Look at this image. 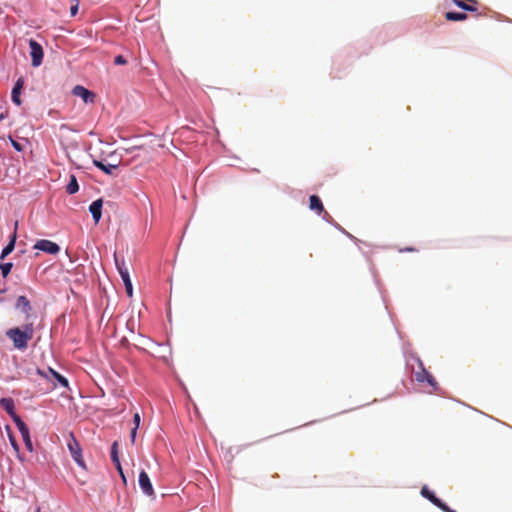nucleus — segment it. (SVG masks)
<instances>
[{"label": "nucleus", "mask_w": 512, "mask_h": 512, "mask_svg": "<svg viewBox=\"0 0 512 512\" xmlns=\"http://www.w3.org/2000/svg\"><path fill=\"white\" fill-rule=\"evenodd\" d=\"M5 335L9 338L15 349L25 351L28 342L34 336V328L32 323H27L23 327H13L6 331Z\"/></svg>", "instance_id": "1"}, {"label": "nucleus", "mask_w": 512, "mask_h": 512, "mask_svg": "<svg viewBox=\"0 0 512 512\" xmlns=\"http://www.w3.org/2000/svg\"><path fill=\"white\" fill-rule=\"evenodd\" d=\"M29 46H30V55L32 59V65L34 67H38L42 64L43 61V49L42 46L35 41L34 39L29 40Z\"/></svg>", "instance_id": "2"}, {"label": "nucleus", "mask_w": 512, "mask_h": 512, "mask_svg": "<svg viewBox=\"0 0 512 512\" xmlns=\"http://www.w3.org/2000/svg\"><path fill=\"white\" fill-rule=\"evenodd\" d=\"M34 249L46 252L51 255H55L59 253L60 246L57 243L52 242L50 240L41 239L35 243Z\"/></svg>", "instance_id": "3"}, {"label": "nucleus", "mask_w": 512, "mask_h": 512, "mask_svg": "<svg viewBox=\"0 0 512 512\" xmlns=\"http://www.w3.org/2000/svg\"><path fill=\"white\" fill-rule=\"evenodd\" d=\"M37 373L40 376L47 378V379H50V376H51L52 379L54 381H56L60 386L68 388V385H69L68 380L64 376H62L60 373H58L57 371H55L54 369H52L50 367L47 369V371L38 369Z\"/></svg>", "instance_id": "4"}, {"label": "nucleus", "mask_w": 512, "mask_h": 512, "mask_svg": "<svg viewBox=\"0 0 512 512\" xmlns=\"http://www.w3.org/2000/svg\"><path fill=\"white\" fill-rule=\"evenodd\" d=\"M138 483H139L141 490L143 491V493L145 495H147V496L154 495V489H153L152 483L150 481L148 474L144 470H142L139 473Z\"/></svg>", "instance_id": "5"}, {"label": "nucleus", "mask_w": 512, "mask_h": 512, "mask_svg": "<svg viewBox=\"0 0 512 512\" xmlns=\"http://www.w3.org/2000/svg\"><path fill=\"white\" fill-rule=\"evenodd\" d=\"M68 449L74 461L81 467H85L79 443L73 438L68 443Z\"/></svg>", "instance_id": "6"}, {"label": "nucleus", "mask_w": 512, "mask_h": 512, "mask_svg": "<svg viewBox=\"0 0 512 512\" xmlns=\"http://www.w3.org/2000/svg\"><path fill=\"white\" fill-rule=\"evenodd\" d=\"M73 95L81 98L86 104L93 103L95 94L81 85H76L72 90Z\"/></svg>", "instance_id": "7"}, {"label": "nucleus", "mask_w": 512, "mask_h": 512, "mask_svg": "<svg viewBox=\"0 0 512 512\" xmlns=\"http://www.w3.org/2000/svg\"><path fill=\"white\" fill-rule=\"evenodd\" d=\"M114 260H115L116 268H117L123 282L130 280L129 271H128V268L126 267L124 259L123 258L120 259L117 256V254L115 253Z\"/></svg>", "instance_id": "8"}, {"label": "nucleus", "mask_w": 512, "mask_h": 512, "mask_svg": "<svg viewBox=\"0 0 512 512\" xmlns=\"http://www.w3.org/2000/svg\"><path fill=\"white\" fill-rule=\"evenodd\" d=\"M102 206H103L102 199H97V200L93 201L89 206V211L91 212L95 223H98L101 219Z\"/></svg>", "instance_id": "9"}, {"label": "nucleus", "mask_w": 512, "mask_h": 512, "mask_svg": "<svg viewBox=\"0 0 512 512\" xmlns=\"http://www.w3.org/2000/svg\"><path fill=\"white\" fill-rule=\"evenodd\" d=\"M23 86H24V81H23V79L19 78L16 81V83L12 89V92H11V99H12L13 103L16 104L17 106L21 105L20 95H21Z\"/></svg>", "instance_id": "10"}, {"label": "nucleus", "mask_w": 512, "mask_h": 512, "mask_svg": "<svg viewBox=\"0 0 512 512\" xmlns=\"http://www.w3.org/2000/svg\"><path fill=\"white\" fill-rule=\"evenodd\" d=\"M0 406L7 412V414L14 419V417H18L15 412V404L12 398H1Z\"/></svg>", "instance_id": "11"}, {"label": "nucleus", "mask_w": 512, "mask_h": 512, "mask_svg": "<svg viewBox=\"0 0 512 512\" xmlns=\"http://www.w3.org/2000/svg\"><path fill=\"white\" fill-rule=\"evenodd\" d=\"M16 238H17V235H16V232H14L10 237L9 243L3 248L2 252H1V255H0L1 260H4L14 250Z\"/></svg>", "instance_id": "12"}, {"label": "nucleus", "mask_w": 512, "mask_h": 512, "mask_svg": "<svg viewBox=\"0 0 512 512\" xmlns=\"http://www.w3.org/2000/svg\"><path fill=\"white\" fill-rule=\"evenodd\" d=\"M416 379L420 382L427 381L434 389H436L437 383L434 377L425 369H422V372L416 374Z\"/></svg>", "instance_id": "13"}, {"label": "nucleus", "mask_w": 512, "mask_h": 512, "mask_svg": "<svg viewBox=\"0 0 512 512\" xmlns=\"http://www.w3.org/2000/svg\"><path fill=\"white\" fill-rule=\"evenodd\" d=\"M16 308L27 314L31 310L30 301L25 296H19L16 301Z\"/></svg>", "instance_id": "14"}, {"label": "nucleus", "mask_w": 512, "mask_h": 512, "mask_svg": "<svg viewBox=\"0 0 512 512\" xmlns=\"http://www.w3.org/2000/svg\"><path fill=\"white\" fill-rule=\"evenodd\" d=\"M93 163L98 169H100L101 171H103L104 173H106L108 175H112L114 170L117 169V165H113V164L106 165L102 161H99V160H94Z\"/></svg>", "instance_id": "15"}, {"label": "nucleus", "mask_w": 512, "mask_h": 512, "mask_svg": "<svg viewBox=\"0 0 512 512\" xmlns=\"http://www.w3.org/2000/svg\"><path fill=\"white\" fill-rule=\"evenodd\" d=\"M310 208L317 211L319 214L324 211L322 201L318 196H310Z\"/></svg>", "instance_id": "16"}, {"label": "nucleus", "mask_w": 512, "mask_h": 512, "mask_svg": "<svg viewBox=\"0 0 512 512\" xmlns=\"http://www.w3.org/2000/svg\"><path fill=\"white\" fill-rule=\"evenodd\" d=\"M13 422L16 424L21 436L30 434L28 426L22 421V419L18 417H14Z\"/></svg>", "instance_id": "17"}, {"label": "nucleus", "mask_w": 512, "mask_h": 512, "mask_svg": "<svg viewBox=\"0 0 512 512\" xmlns=\"http://www.w3.org/2000/svg\"><path fill=\"white\" fill-rule=\"evenodd\" d=\"M79 190V184L77 182V179L74 175H71L70 181L66 186V191L68 194H75Z\"/></svg>", "instance_id": "18"}, {"label": "nucleus", "mask_w": 512, "mask_h": 512, "mask_svg": "<svg viewBox=\"0 0 512 512\" xmlns=\"http://www.w3.org/2000/svg\"><path fill=\"white\" fill-rule=\"evenodd\" d=\"M467 18V15L463 12H447L446 19L449 21H463Z\"/></svg>", "instance_id": "19"}, {"label": "nucleus", "mask_w": 512, "mask_h": 512, "mask_svg": "<svg viewBox=\"0 0 512 512\" xmlns=\"http://www.w3.org/2000/svg\"><path fill=\"white\" fill-rule=\"evenodd\" d=\"M111 460L113 464L120 463L119 456H118V443L114 442L111 447Z\"/></svg>", "instance_id": "20"}, {"label": "nucleus", "mask_w": 512, "mask_h": 512, "mask_svg": "<svg viewBox=\"0 0 512 512\" xmlns=\"http://www.w3.org/2000/svg\"><path fill=\"white\" fill-rule=\"evenodd\" d=\"M12 268H13V264L10 262L0 264L2 276L4 278H6L9 275V273L11 272Z\"/></svg>", "instance_id": "21"}, {"label": "nucleus", "mask_w": 512, "mask_h": 512, "mask_svg": "<svg viewBox=\"0 0 512 512\" xmlns=\"http://www.w3.org/2000/svg\"><path fill=\"white\" fill-rule=\"evenodd\" d=\"M435 500H432V503L442 509L445 512H455L454 510L450 509L445 503H443L439 498H434Z\"/></svg>", "instance_id": "22"}, {"label": "nucleus", "mask_w": 512, "mask_h": 512, "mask_svg": "<svg viewBox=\"0 0 512 512\" xmlns=\"http://www.w3.org/2000/svg\"><path fill=\"white\" fill-rule=\"evenodd\" d=\"M22 439H23V442H24V444H25L26 449H27L29 452H32V451H33V443H32V440H31L30 434H28V435H24V437H22Z\"/></svg>", "instance_id": "23"}, {"label": "nucleus", "mask_w": 512, "mask_h": 512, "mask_svg": "<svg viewBox=\"0 0 512 512\" xmlns=\"http://www.w3.org/2000/svg\"><path fill=\"white\" fill-rule=\"evenodd\" d=\"M421 494H422L425 498L429 499L431 502H432V500H435L434 498H437V497L434 495V493H433V492H431V491H430L426 486H424V487L422 488V490H421Z\"/></svg>", "instance_id": "24"}, {"label": "nucleus", "mask_w": 512, "mask_h": 512, "mask_svg": "<svg viewBox=\"0 0 512 512\" xmlns=\"http://www.w3.org/2000/svg\"><path fill=\"white\" fill-rule=\"evenodd\" d=\"M454 2H455V4H456L458 7L462 8L463 10H467V11H475V10H476V8H474V7H472V6H470V5L466 4V3H464V2H463V1H461V0H454Z\"/></svg>", "instance_id": "25"}, {"label": "nucleus", "mask_w": 512, "mask_h": 512, "mask_svg": "<svg viewBox=\"0 0 512 512\" xmlns=\"http://www.w3.org/2000/svg\"><path fill=\"white\" fill-rule=\"evenodd\" d=\"M9 139H10V142H11V144H12L13 148H14L16 151H18V152L23 151L24 147H23V145H22L20 142H18V141H16V140H14L11 136L9 137Z\"/></svg>", "instance_id": "26"}, {"label": "nucleus", "mask_w": 512, "mask_h": 512, "mask_svg": "<svg viewBox=\"0 0 512 512\" xmlns=\"http://www.w3.org/2000/svg\"><path fill=\"white\" fill-rule=\"evenodd\" d=\"M9 440H10V443H11L13 449L15 450V452L17 454H19V451H20L19 444L17 443L15 437L12 434H9Z\"/></svg>", "instance_id": "27"}, {"label": "nucleus", "mask_w": 512, "mask_h": 512, "mask_svg": "<svg viewBox=\"0 0 512 512\" xmlns=\"http://www.w3.org/2000/svg\"><path fill=\"white\" fill-rule=\"evenodd\" d=\"M116 65H124L127 63L126 59L122 55H117L114 59Z\"/></svg>", "instance_id": "28"}, {"label": "nucleus", "mask_w": 512, "mask_h": 512, "mask_svg": "<svg viewBox=\"0 0 512 512\" xmlns=\"http://www.w3.org/2000/svg\"><path fill=\"white\" fill-rule=\"evenodd\" d=\"M115 468L118 471V473H119L120 477L122 478L123 482L126 483V477H125V474L123 472L121 463L115 464Z\"/></svg>", "instance_id": "29"}, {"label": "nucleus", "mask_w": 512, "mask_h": 512, "mask_svg": "<svg viewBox=\"0 0 512 512\" xmlns=\"http://www.w3.org/2000/svg\"><path fill=\"white\" fill-rule=\"evenodd\" d=\"M124 285H125V289H126L127 294L129 296H132L133 287H132L131 280L125 281Z\"/></svg>", "instance_id": "30"}, {"label": "nucleus", "mask_w": 512, "mask_h": 512, "mask_svg": "<svg viewBox=\"0 0 512 512\" xmlns=\"http://www.w3.org/2000/svg\"><path fill=\"white\" fill-rule=\"evenodd\" d=\"M78 7H79V3H74V4L71 5V7H70V14H71L72 17L77 15Z\"/></svg>", "instance_id": "31"}, {"label": "nucleus", "mask_w": 512, "mask_h": 512, "mask_svg": "<svg viewBox=\"0 0 512 512\" xmlns=\"http://www.w3.org/2000/svg\"><path fill=\"white\" fill-rule=\"evenodd\" d=\"M140 421H141V418H140L139 413H135V414H134V417H133V423H134V427H135V428H138V427H139V425H140Z\"/></svg>", "instance_id": "32"}, {"label": "nucleus", "mask_w": 512, "mask_h": 512, "mask_svg": "<svg viewBox=\"0 0 512 512\" xmlns=\"http://www.w3.org/2000/svg\"><path fill=\"white\" fill-rule=\"evenodd\" d=\"M8 115V111L7 110H3L0 112V122H2Z\"/></svg>", "instance_id": "33"}, {"label": "nucleus", "mask_w": 512, "mask_h": 512, "mask_svg": "<svg viewBox=\"0 0 512 512\" xmlns=\"http://www.w3.org/2000/svg\"><path fill=\"white\" fill-rule=\"evenodd\" d=\"M137 429L138 428H133L132 431H131V441L134 442L135 441V438H136V434H137Z\"/></svg>", "instance_id": "34"}, {"label": "nucleus", "mask_w": 512, "mask_h": 512, "mask_svg": "<svg viewBox=\"0 0 512 512\" xmlns=\"http://www.w3.org/2000/svg\"><path fill=\"white\" fill-rule=\"evenodd\" d=\"M323 218H324L325 220H327V221H331V220H332V218H331V216L328 214V212H324V216H323Z\"/></svg>", "instance_id": "35"}, {"label": "nucleus", "mask_w": 512, "mask_h": 512, "mask_svg": "<svg viewBox=\"0 0 512 512\" xmlns=\"http://www.w3.org/2000/svg\"><path fill=\"white\" fill-rule=\"evenodd\" d=\"M71 2V5L74 4V3H79L78 0H69Z\"/></svg>", "instance_id": "36"}, {"label": "nucleus", "mask_w": 512, "mask_h": 512, "mask_svg": "<svg viewBox=\"0 0 512 512\" xmlns=\"http://www.w3.org/2000/svg\"><path fill=\"white\" fill-rule=\"evenodd\" d=\"M37 512H40V510L38 509Z\"/></svg>", "instance_id": "37"}]
</instances>
